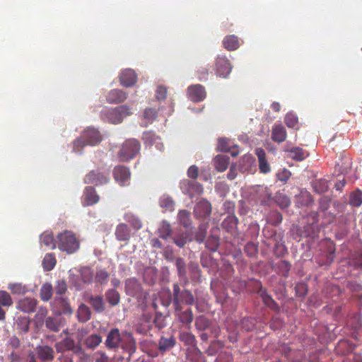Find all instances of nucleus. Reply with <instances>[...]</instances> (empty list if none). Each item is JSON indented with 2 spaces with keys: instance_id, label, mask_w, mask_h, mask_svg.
<instances>
[{
  "instance_id": "obj_1",
  "label": "nucleus",
  "mask_w": 362,
  "mask_h": 362,
  "mask_svg": "<svg viewBox=\"0 0 362 362\" xmlns=\"http://www.w3.org/2000/svg\"><path fill=\"white\" fill-rule=\"evenodd\" d=\"M105 346L107 349H115L120 347L124 352L128 354V360L136 351V341L132 333L123 332L120 333L119 329H111L107 335Z\"/></svg>"
},
{
  "instance_id": "obj_2",
  "label": "nucleus",
  "mask_w": 362,
  "mask_h": 362,
  "mask_svg": "<svg viewBox=\"0 0 362 362\" xmlns=\"http://www.w3.org/2000/svg\"><path fill=\"white\" fill-rule=\"evenodd\" d=\"M102 141L101 135L98 130L88 127L85 129L81 136L73 141V151L80 153L81 149L86 146H95Z\"/></svg>"
},
{
  "instance_id": "obj_3",
  "label": "nucleus",
  "mask_w": 362,
  "mask_h": 362,
  "mask_svg": "<svg viewBox=\"0 0 362 362\" xmlns=\"http://www.w3.org/2000/svg\"><path fill=\"white\" fill-rule=\"evenodd\" d=\"M57 247L61 251L66 252L68 254H72L79 249V240L76 235L69 230H64L58 234Z\"/></svg>"
},
{
  "instance_id": "obj_4",
  "label": "nucleus",
  "mask_w": 362,
  "mask_h": 362,
  "mask_svg": "<svg viewBox=\"0 0 362 362\" xmlns=\"http://www.w3.org/2000/svg\"><path fill=\"white\" fill-rule=\"evenodd\" d=\"M173 297L175 310H180L182 304L191 305L194 303V298L192 292L187 289L181 290L178 284H174L173 286Z\"/></svg>"
},
{
  "instance_id": "obj_5",
  "label": "nucleus",
  "mask_w": 362,
  "mask_h": 362,
  "mask_svg": "<svg viewBox=\"0 0 362 362\" xmlns=\"http://www.w3.org/2000/svg\"><path fill=\"white\" fill-rule=\"evenodd\" d=\"M131 114V109L127 105H122L111 110H105L102 112V117L112 124H119Z\"/></svg>"
},
{
  "instance_id": "obj_6",
  "label": "nucleus",
  "mask_w": 362,
  "mask_h": 362,
  "mask_svg": "<svg viewBox=\"0 0 362 362\" xmlns=\"http://www.w3.org/2000/svg\"><path fill=\"white\" fill-rule=\"evenodd\" d=\"M140 143L134 139L125 141L118 153V157L122 162L128 161L134 158L140 151Z\"/></svg>"
},
{
  "instance_id": "obj_7",
  "label": "nucleus",
  "mask_w": 362,
  "mask_h": 362,
  "mask_svg": "<svg viewBox=\"0 0 362 362\" xmlns=\"http://www.w3.org/2000/svg\"><path fill=\"white\" fill-rule=\"evenodd\" d=\"M214 69L216 76L226 78L231 72L232 65L226 57L219 55L215 60Z\"/></svg>"
},
{
  "instance_id": "obj_8",
  "label": "nucleus",
  "mask_w": 362,
  "mask_h": 362,
  "mask_svg": "<svg viewBox=\"0 0 362 362\" xmlns=\"http://www.w3.org/2000/svg\"><path fill=\"white\" fill-rule=\"evenodd\" d=\"M52 310L57 315H71L73 309L67 300L62 297H55L52 303Z\"/></svg>"
},
{
  "instance_id": "obj_9",
  "label": "nucleus",
  "mask_w": 362,
  "mask_h": 362,
  "mask_svg": "<svg viewBox=\"0 0 362 362\" xmlns=\"http://www.w3.org/2000/svg\"><path fill=\"white\" fill-rule=\"evenodd\" d=\"M109 181L107 174L98 170H92L84 177V182L86 184H93L100 185L106 184Z\"/></svg>"
},
{
  "instance_id": "obj_10",
  "label": "nucleus",
  "mask_w": 362,
  "mask_h": 362,
  "mask_svg": "<svg viewBox=\"0 0 362 362\" xmlns=\"http://www.w3.org/2000/svg\"><path fill=\"white\" fill-rule=\"evenodd\" d=\"M211 204L206 199L197 202L194 208V214L197 218H206L211 215Z\"/></svg>"
},
{
  "instance_id": "obj_11",
  "label": "nucleus",
  "mask_w": 362,
  "mask_h": 362,
  "mask_svg": "<svg viewBox=\"0 0 362 362\" xmlns=\"http://www.w3.org/2000/svg\"><path fill=\"white\" fill-rule=\"evenodd\" d=\"M181 189L191 197L203 193V187L201 184L188 180L182 182Z\"/></svg>"
},
{
  "instance_id": "obj_12",
  "label": "nucleus",
  "mask_w": 362,
  "mask_h": 362,
  "mask_svg": "<svg viewBox=\"0 0 362 362\" xmlns=\"http://www.w3.org/2000/svg\"><path fill=\"white\" fill-rule=\"evenodd\" d=\"M54 347L58 353L62 354L69 351L76 353L80 349L79 346L76 344L75 341L71 337H65L62 341L57 342Z\"/></svg>"
},
{
  "instance_id": "obj_13",
  "label": "nucleus",
  "mask_w": 362,
  "mask_h": 362,
  "mask_svg": "<svg viewBox=\"0 0 362 362\" xmlns=\"http://www.w3.org/2000/svg\"><path fill=\"white\" fill-rule=\"evenodd\" d=\"M131 173L129 169L124 165L116 166L113 170L115 180L122 186L127 184L130 178Z\"/></svg>"
},
{
  "instance_id": "obj_14",
  "label": "nucleus",
  "mask_w": 362,
  "mask_h": 362,
  "mask_svg": "<svg viewBox=\"0 0 362 362\" xmlns=\"http://www.w3.org/2000/svg\"><path fill=\"white\" fill-rule=\"evenodd\" d=\"M258 284L259 286V289L257 291V293L261 297L264 304L271 310L276 312H279L280 308L276 302L267 293V289L262 286V284L259 281L258 282Z\"/></svg>"
},
{
  "instance_id": "obj_15",
  "label": "nucleus",
  "mask_w": 362,
  "mask_h": 362,
  "mask_svg": "<svg viewBox=\"0 0 362 362\" xmlns=\"http://www.w3.org/2000/svg\"><path fill=\"white\" fill-rule=\"evenodd\" d=\"M36 354L42 362H52L54 358V350L48 345L37 346Z\"/></svg>"
},
{
  "instance_id": "obj_16",
  "label": "nucleus",
  "mask_w": 362,
  "mask_h": 362,
  "mask_svg": "<svg viewBox=\"0 0 362 362\" xmlns=\"http://www.w3.org/2000/svg\"><path fill=\"white\" fill-rule=\"evenodd\" d=\"M189 98L194 102L202 101L206 98V91L200 84L190 86L187 88Z\"/></svg>"
},
{
  "instance_id": "obj_17",
  "label": "nucleus",
  "mask_w": 362,
  "mask_h": 362,
  "mask_svg": "<svg viewBox=\"0 0 362 362\" xmlns=\"http://www.w3.org/2000/svg\"><path fill=\"white\" fill-rule=\"evenodd\" d=\"M137 81V76L133 69H127L119 74L120 84L124 87H132Z\"/></svg>"
},
{
  "instance_id": "obj_18",
  "label": "nucleus",
  "mask_w": 362,
  "mask_h": 362,
  "mask_svg": "<svg viewBox=\"0 0 362 362\" xmlns=\"http://www.w3.org/2000/svg\"><path fill=\"white\" fill-rule=\"evenodd\" d=\"M218 149L220 151L229 152L233 157H235L239 154L238 146L226 138H220L218 142Z\"/></svg>"
},
{
  "instance_id": "obj_19",
  "label": "nucleus",
  "mask_w": 362,
  "mask_h": 362,
  "mask_svg": "<svg viewBox=\"0 0 362 362\" xmlns=\"http://www.w3.org/2000/svg\"><path fill=\"white\" fill-rule=\"evenodd\" d=\"M37 304L36 299L26 297L18 301L17 308L23 313H32L35 311Z\"/></svg>"
},
{
  "instance_id": "obj_20",
  "label": "nucleus",
  "mask_w": 362,
  "mask_h": 362,
  "mask_svg": "<svg viewBox=\"0 0 362 362\" xmlns=\"http://www.w3.org/2000/svg\"><path fill=\"white\" fill-rule=\"evenodd\" d=\"M99 196L93 187H86L83 195V206H92L99 201Z\"/></svg>"
},
{
  "instance_id": "obj_21",
  "label": "nucleus",
  "mask_w": 362,
  "mask_h": 362,
  "mask_svg": "<svg viewBox=\"0 0 362 362\" xmlns=\"http://www.w3.org/2000/svg\"><path fill=\"white\" fill-rule=\"evenodd\" d=\"M127 98L126 92L120 89H113L108 93L106 100L109 103L117 104L124 102Z\"/></svg>"
},
{
  "instance_id": "obj_22",
  "label": "nucleus",
  "mask_w": 362,
  "mask_h": 362,
  "mask_svg": "<svg viewBox=\"0 0 362 362\" xmlns=\"http://www.w3.org/2000/svg\"><path fill=\"white\" fill-rule=\"evenodd\" d=\"M272 139L274 142L282 143L286 139L287 133L285 127L281 124H275L272 129Z\"/></svg>"
},
{
  "instance_id": "obj_23",
  "label": "nucleus",
  "mask_w": 362,
  "mask_h": 362,
  "mask_svg": "<svg viewBox=\"0 0 362 362\" xmlns=\"http://www.w3.org/2000/svg\"><path fill=\"white\" fill-rule=\"evenodd\" d=\"M255 153L258 158L259 171L262 173H268L270 171V165L266 160V153L262 148H257Z\"/></svg>"
},
{
  "instance_id": "obj_24",
  "label": "nucleus",
  "mask_w": 362,
  "mask_h": 362,
  "mask_svg": "<svg viewBox=\"0 0 362 362\" xmlns=\"http://www.w3.org/2000/svg\"><path fill=\"white\" fill-rule=\"evenodd\" d=\"M222 43L223 47L228 51H234L240 47L239 38L235 35H226Z\"/></svg>"
},
{
  "instance_id": "obj_25",
  "label": "nucleus",
  "mask_w": 362,
  "mask_h": 362,
  "mask_svg": "<svg viewBox=\"0 0 362 362\" xmlns=\"http://www.w3.org/2000/svg\"><path fill=\"white\" fill-rule=\"evenodd\" d=\"M175 266L179 278L184 281L182 287L185 288L188 283V280L187 278L186 264L184 259L182 257L177 258L175 259Z\"/></svg>"
},
{
  "instance_id": "obj_26",
  "label": "nucleus",
  "mask_w": 362,
  "mask_h": 362,
  "mask_svg": "<svg viewBox=\"0 0 362 362\" xmlns=\"http://www.w3.org/2000/svg\"><path fill=\"white\" fill-rule=\"evenodd\" d=\"M175 314L182 324L187 325L188 328L190 327V325L194 319L193 313L190 308L184 311L182 310V308L179 310H175Z\"/></svg>"
},
{
  "instance_id": "obj_27",
  "label": "nucleus",
  "mask_w": 362,
  "mask_h": 362,
  "mask_svg": "<svg viewBox=\"0 0 362 362\" xmlns=\"http://www.w3.org/2000/svg\"><path fill=\"white\" fill-rule=\"evenodd\" d=\"M144 139L147 144L152 146L156 145V147L160 151L164 149V145L160 141V138L152 132L144 133Z\"/></svg>"
},
{
  "instance_id": "obj_28",
  "label": "nucleus",
  "mask_w": 362,
  "mask_h": 362,
  "mask_svg": "<svg viewBox=\"0 0 362 362\" xmlns=\"http://www.w3.org/2000/svg\"><path fill=\"white\" fill-rule=\"evenodd\" d=\"M175 344L176 340L174 337H161L158 341V349L163 353L173 348L175 346Z\"/></svg>"
},
{
  "instance_id": "obj_29",
  "label": "nucleus",
  "mask_w": 362,
  "mask_h": 362,
  "mask_svg": "<svg viewBox=\"0 0 362 362\" xmlns=\"http://www.w3.org/2000/svg\"><path fill=\"white\" fill-rule=\"evenodd\" d=\"M229 157L223 155H218L214 159V165L218 172H224L229 165Z\"/></svg>"
},
{
  "instance_id": "obj_30",
  "label": "nucleus",
  "mask_w": 362,
  "mask_h": 362,
  "mask_svg": "<svg viewBox=\"0 0 362 362\" xmlns=\"http://www.w3.org/2000/svg\"><path fill=\"white\" fill-rule=\"evenodd\" d=\"M125 289L127 295L135 296L139 293L141 286L136 279L130 278L125 281Z\"/></svg>"
},
{
  "instance_id": "obj_31",
  "label": "nucleus",
  "mask_w": 362,
  "mask_h": 362,
  "mask_svg": "<svg viewBox=\"0 0 362 362\" xmlns=\"http://www.w3.org/2000/svg\"><path fill=\"white\" fill-rule=\"evenodd\" d=\"M115 236L119 241H127L130 238V230L126 224L120 223L116 228Z\"/></svg>"
},
{
  "instance_id": "obj_32",
  "label": "nucleus",
  "mask_w": 362,
  "mask_h": 362,
  "mask_svg": "<svg viewBox=\"0 0 362 362\" xmlns=\"http://www.w3.org/2000/svg\"><path fill=\"white\" fill-rule=\"evenodd\" d=\"M30 320L25 316L18 317L16 320V329L19 334H26L29 331Z\"/></svg>"
},
{
  "instance_id": "obj_33",
  "label": "nucleus",
  "mask_w": 362,
  "mask_h": 362,
  "mask_svg": "<svg viewBox=\"0 0 362 362\" xmlns=\"http://www.w3.org/2000/svg\"><path fill=\"white\" fill-rule=\"evenodd\" d=\"M57 259L53 253H47L42 262L43 269L46 272L51 271L56 265Z\"/></svg>"
},
{
  "instance_id": "obj_34",
  "label": "nucleus",
  "mask_w": 362,
  "mask_h": 362,
  "mask_svg": "<svg viewBox=\"0 0 362 362\" xmlns=\"http://www.w3.org/2000/svg\"><path fill=\"white\" fill-rule=\"evenodd\" d=\"M90 308L83 303L81 304L77 310L78 320L81 322H86L90 319Z\"/></svg>"
},
{
  "instance_id": "obj_35",
  "label": "nucleus",
  "mask_w": 362,
  "mask_h": 362,
  "mask_svg": "<svg viewBox=\"0 0 362 362\" xmlns=\"http://www.w3.org/2000/svg\"><path fill=\"white\" fill-rule=\"evenodd\" d=\"M177 221L185 228L189 227L192 223L191 213L185 209L180 210L177 214Z\"/></svg>"
},
{
  "instance_id": "obj_36",
  "label": "nucleus",
  "mask_w": 362,
  "mask_h": 362,
  "mask_svg": "<svg viewBox=\"0 0 362 362\" xmlns=\"http://www.w3.org/2000/svg\"><path fill=\"white\" fill-rule=\"evenodd\" d=\"M107 301L112 305L115 306L119 304L120 301V295L115 289H108L105 293Z\"/></svg>"
},
{
  "instance_id": "obj_37",
  "label": "nucleus",
  "mask_w": 362,
  "mask_h": 362,
  "mask_svg": "<svg viewBox=\"0 0 362 362\" xmlns=\"http://www.w3.org/2000/svg\"><path fill=\"white\" fill-rule=\"evenodd\" d=\"M102 342V337L99 334H93L88 336L85 340V345L88 349H93Z\"/></svg>"
},
{
  "instance_id": "obj_38",
  "label": "nucleus",
  "mask_w": 362,
  "mask_h": 362,
  "mask_svg": "<svg viewBox=\"0 0 362 362\" xmlns=\"http://www.w3.org/2000/svg\"><path fill=\"white\" fill-rule=\"evenodd\" d=\"M90 303L93 309L98 312L101 313L105 310V303L102 296H95L90 298Z\"/></svg>"
},
{
  "instance_id": "obj_39",
  "label": "nucleus",
  "mask_w": 362,
  "mask_h": 362,
  "mask_svg": "<svg viewBox=\"0 0 362 362\" xmlns=\"http://www.w3.org/2000/svg\"><path fill=\"white\" fill-rule=\"evenodd\" d=\"M79 273L81 279L84 284H91L93 282L94 274L90 267H82Z\"/></svg>"
},
{
  "instance_id": "obj_40",
  "label": "nucleus",
  "mask_w": 362,
  "mask_h": 362,
  "mask_svg": "<svg viewBox=\"0 0 362 362\" xmlns=\"http://www.w3.org/2000/svg\"><path fill=\"white\" fill-rule=\"evenodd\" d=\"M52 294H53V288H52V285L48 283L44 284L42 286V287L40 288V296L41 299L43 301L47 302L51 299Z\"/></svg>"
},
{
  "instance_id": "obj_41",
  "label": "nucleus",
  "mask_w": 362,
  "mask_h": 362,
  "mask_svg": "<svg viewBox=\"0 0 362 362\" xmlns=\"http://www.w3.org/2000/svg\"><path fill=\"white\" fill-rule=\"evenodd\" d=\"M313 187L317 193H324L327 192L329 188L328 182L325 179L315 180L313 182Z\"/></svg>"
},
{
  "instance_id": "obj_42",
  "label": "nucleus",
  "mask_w": 362,
  "mask_h": 362,
  "mask_svg": "<svg viewBox=\"0 0 362 362\" xmlns=\"http://www.w3.org/2000/svg\"><path fill=\"white\" fill-rule=\"evenodd\" d=\"M180 339L185 345L192 346L193 347L197 346V340L195 336L188 332H183L180 334Z\"/></svg>"
},
{
  "instance_id": "obj_43",
  "label": "nucleus",
  "mask_w": 362,
  "mask_h": 362,
  "mask_svg": "<svg viewBox=\"0 0 362 362\" xmlns=\"http://www.w3.org/2000/svg\"><path fill=\"white\" fill-rule=\"evenodd\" d=\"M274 200L276 204L281 209L288 207L291 204L288 197L282 192H277L275 195Z\"/></svg>"
},
{
  "instance_id": "obj_44",
  "label": "nucleus",
  "mask_w": 362,
  "mask_h": 362,
  "mask_svg": "<svg viewBox=\"0 0 362 362\" xmlns=\"http://www.w3.org/2000/svg\"><path fill=\"white\" fill-rule=\"evenodd\" d=\"M288 152L290 153V158L296 161H302L307 156L305 151L303 148L299 147L293 148L291 150H289Z\"/></svg>"
},
{
  "instance_id": "obj_45",
  "label": "nucleus",
  "mask_w": 362,
  "mask_h": 362,
  "mask_svg": "<svg viewBox=\"0 0 362 362\" xmlns=\"http://www.w3.org/2000/svg\"><path fill=\"white\" fill-rule=\"evenodd\" d=\"M42 244L51 248L54 249L56 247V241L52 234L49 233H44L40 237Z\"/></svg>"
},
{
  "instance_id": "obj_46",
  "label": "nucleus",
  "mask_w": 362,
  "mask_h": 362,
  "mask_svg": "<svg viewBox=\"0 0 362 362\" xmlns=\"http://www.w3.org/2000/svg\"><path fill=\"white\" fill-rule=\"evenodd\" d=\"M159 204L161 208L171 211L174 209L175 202L171 197L163 196L159 200Z\"/></svg>"
},
{
  "instance_id": "obj_47",
  "label": "nucleus",
  "mask_w": 362,
  "mask_h": 362,
  "mask_svg": "<svg viewBox=\"0 0 362 362\" xmlns=\"http://www.w3.org/2000/svg\"><path fill=\"white\" fill-rule=\"evenodd\" d=\"M210 325V321L204 316L201 315L195 320V327L199 331L206 330Z\"/></svg>"
},
{
  "instance_id": "obj_48",
  "label": "nucleus",
  "mask_w": 362,
  "mask_h": 362,
  "mask_svg": "<svg viewBox=\"0 0 362 362\" xmlns=\"http://www.w3.org/2000/svg\"><path fill=\"white\" fill-rule=\"evenodd\" d=\"M219 246V238L215 235H211L206 241V247L211 252H216Z\"/></svg>"
},
{
  "instance_id": "obj_49",
  "label": "nucleus",
  "mask_w": 362,
  "mask_h": 362,
  "mask_svg": "<svg viewBox=\"0 0 362 362\" xmlns=\"http://www.w3.org/2000/svg\"><path fill=\"white\" fill-rule=\"evenodd\" d=\"M284 122L288 128H296L298 123V119L295 114L288 112L284 117Z\"/></svg>"
},
{
  "instance_id": "obj_50",
  "label": "nucleus",
  "mask_w": 362,
  "mask_h": 362,
  "mask_svg": "<svg viewBox=\"0 0 362 362\" xmlns=\"http://www.w3.org/2000/svg\"><path fill=\"white\" fill-rule=\"evenodd\" d=\"M45 326L52 332H58L60 329V323L54 317H48L45 320Z\"/></svg>"
},
{
  "instance_id": "obj_51",
  "label": "nucleus",
  "mask_w": 362,
  "mask_h": 362,
  "mask_svg": "<svg viewBox=\"0 0 362 362\" xmlns=\"http://www.w3.org/2000/svg\"><path fill=\"white\" fill-rule=\"evenodd\" d=\"M125 220L136 230L141 229L142 227L140 219L132 214H127L125 216Z\"/></svg>"
},
{
  "instance_id": "obj_52",
  "label": "nucleus",
  "mask_w": 362,
  "mask_h": 362,
  "mask_svg": "<svg viewBox=\"0 0 362 362\" xmlns=\"http://www.w3.org/2000/svg\"><path fill=\"white\" fill-rule=\"evenodd\" d=\"M0 305L5 307H10L13 305V300L6 291H0Z\"/></svg>"
},
{
  "instance_id": "obj_53",
  "label": "nucleus",
  "mask_w": 362,
  "mask_h": 362,
  "mask_svg": "<svg viewBox=\"0 0 362 362\" xmlns=\"http://www.w3.org/2000/svg\"><path fill=\"white\" fill-rule=\"evenodd\" d=\"M159 237L163 240L168 239L172 233L171 226L167 222H163L162 227L159 230Z\"/></svg>"
},
{
  "instance_id": "obj_54",
  "label": "nucleus",
  "mask_w": 362,
  "mask_h": 362,
  "mask_svg": "<svg viewBox=\"0 0 362 362\" xmlns=\"http://www.w3.org/2000/svg\"><path fill=\"white\" fill-rule=\"evenodd\" d=\"M8 288L13 293L16 294H24L27 291L26 286L19 283L11 284Z\"/></svg>"
},
{
  "instance_id": "obj_55",
  "label": "nucleus",
  "mask_w": 362,
  "mask_h": 362,
  "mask_svg": "<svg viewBox=\"0 0 362 362\" xmlns=\"http://www.w3.org/2000/svg\"><path fill=\"white\" fill-rule=\"evenodd\" d=\"M206 230H207V225L202 224L199 226L198 231L197 232L195 235V240L201 243H202L206 235Z\"/></svg>"
},
{
  "instance_id": "obj_56",
  "label": "nucleus",
  "mask_w": 362,
  "mask_h": 362,
  "mask_svg": "<svg viewBox=\"0 0 362 362\" xmlns=\"http://www.w3.org/2000/svg\"><path fill=\"white\" fill-rule=\"evenodd\" d=\"M109 277V274L105 269H100L95 274V281L100 284H106Z\"/></svg>"
},
{
  "instance_id": "obj_57",
  "label": "nucleus",
  "mask_w": 362,
  "mask_h": 362,
  "mask_svg": "<svg viewBox=\"0 0 362 362\" xmlns=\"http://www.w3.org/2000/svg\"><path fill=\"white\" fill-rule=\"evenodd\" d=\"M349 264L355 268L362 267V252L355 253L350 259Z\"/></svg>"
},
{
  "instance_id": "obj_58",
  "label": "nucleus",
  "mask_w": 362,
  "mask_h": 362,
  "mask_svg": "<svg viewBox=\"0 0 362 362\" xmlns=\"http://www.w3.org/2000/svg\"><path fill=\"white\" fill-rule=\"evenodd\" d=\"M350 203L352 206L358 207L362 204V192L357 191L350 197Z\"/></svg>"
},
{
  "instance_id": "obj_59",
  "label": "nucleus",
  "mask_w": 362,
  "mask_h": 362,
  "mask_svg": "<svg viewBox=\"0 0 362 362\" xmlns=\"http://www.w3.org/2000/svg\"><path fill=\"white\" fill-rule=\"evenodd\" d=\"M278 267L282 276L285 277L288 276L291 264L287 261L282 260L279 263Z\"/></svg>"
},
{
  "instance_id": "obj_60",
  "label": "nucleus",
  "mask_w": 362,
  "mask_h": 362,
  "mask_svg": "<svg viewBox=\"0 0 362 362\" xmlns=\"http://www.w3.org/2000/svg\"><path fill=\"white\" fill-rule=\"evenodd\" d=\"M167 88L164 86H158L156 91V98L158 100H164L167 97Z\"/></svg>"
},
{
  "instance_id": "obj_61",
  "label": "nucleus",
  "mask_w": 362,
  "mask_h": 362,
  "mask_svg": "<svg viewBox=\"0 0 362 362\" xmlns=\"http://www.w3.org/2000/svg\"><path fill=\"white\" fill-rule=\"evenodd\" d=\"M144 117L150 122L153 121L157 117V110L155 108H146L144 110Z\"/></svg>"
},
{
  "instance_id": "obj_62",
  "label": "nucleus",
  "mask_w": 362,
  "mask_h": 362,
  "mask_svg": "<svg viewBox=\"0 0 362 362\" xmlns=\"http://www.w3.org/2000/svg\"><path fill=\"white\" fill-rule=\"evenodd\" d=\"M153 323L158 329H162L165 326V317L160 313H156L153 320Z\"/></svg>"
},
{
  "instance_id": "obj_63",
  "label": "nucleus",
  "mask_w": 362,
  "mask_h": 362,
  "mask_svg": "<svg viewBox=\"0 0 362 362\" xmlns=\"http://www.w3.org/2000/svg\"><path fill=\"white\" fill-rule=\"evenodd\" d=\"M67 290L66 283L64 280H59L57 283V286H55L56 293L58 295H62L65 293Z\"/></svg>"
},
{
  "instance_id": "obj_64",
  "label": "nucleus",
  "mask_w": 362,
  "mask_h": 362,
  "mask_svg": "<svg viewBox=\"0 0 362 362\" xmlns=\"http://www.w3.org/2000/svg\"><path fill=\"white\" fill-rule=\"evenodd\" d=\"M303 199L301 204L302 205H308L313 202L312 196L308 192L301 193V194L298 197V202Z\"/></svg>"
}]
</instances>
